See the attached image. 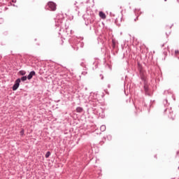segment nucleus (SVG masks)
<instances>
[{"label": "nucleus", "mask_w": 179, "mask_h": 179, "mask_svg": "<svg viewBox=\"0 0 179 179\" xmlns=\"http://www.w3.org/2000/svg\"><path fill=\"white\" fill-rule=\"evenodd\" d=\"M90 104L93 107H97L99 104H100V102L96 99H93L90 100Z\"/></svg>", "instance_id": "obj_6"}, {"label": "nucleus", "mask_w": 179, "mask_h": 179, "mask_svg": "<svg viewBox=\"0 0 179 179\" xmlns=\"http://www.w3.org/2000/svg\"><path fill=\"white\" fill-rule=\"evenodd\" d=\"M19 86H20V78H17L13 86V90L15 92L19 89Z\"/></svg>", "instance_id": "obj_5"}, {"label": "nucleus", "mask_w": 179, "mask_h": 179, "mask_svg": "<svg viewBox=\"0 0 179 179\" xmlns=\"http://www.w3.org/2000/svg\"><path fill=\"white\" fill-rule=\"evenodd\" d=\"M50 156H51V152L50 151L47 152L45 157H46V159H48V157H50Z\"/></svg>", "instance_id": "obj_14"}, {"label": "nucleus", "mask_w": 179, "mask_h": 179, "mask_svg": "<svg viewBox=\"0 0 179 179\" xmlns=\"http://www.w3.org/2000/svg\"><path fill=\"white\" fill-rule=\"evenodd\" d=\"M162 47H164V44L162 45Z\"/></svg>", "instance_id": "obj_34"}, {"label": "nucleus", "mask_w": 179, "mask_h": 179, "mask_svg": "<svg viewBox=\"0 0 179 179\" xmlns=\"http://www.w3.org/2000/svg\"><path fill=\"white\" fill-rule=\"evenodd\" d=\"M138 20V17H136L135 19H134V22H136Z\"/></svg>", "instance_id": "obj_29"}, {"label": "nucleus", "mask_w": 179, "mask_h": 179, "mask_svg": "<svg viewBox=\"0 0 179 179\" xmlns=\"http://www.w3.org/2000/svg\"><path fill=\"white\" fill-rule=\"evenodd\" d=\"M137 69L139 71V73H143V67L142 66V64H141V63L139 62L137 63Z\"/></svg>", "instance_id": "obj_8"}, {"label": "nucleus", "mask_w": 179, "mask_h": 179, "mask_svg": "<svg viewBox=\"0 0 179 179\" xmlns=\"http://www.w3.org/2000/svg\"><path fill=\"white\" fill-rule=\"evenodd\" d=\"M117 47V42H115V40H113V48H115Z\"/></svg>", "instance_id": "obj_16"}, {"label": "nucleus", "mask_w": 179, "mask_h": 179, "mask_svg": "<svg viewBox=\"0 0 179 179\" xmlns=\"http://www.w3.org/2000/svg\"><path fill=\"white\" fill-rule=\"evenodd\" d=\"M107 139L108 141H111V139H113V136H111V134L107 136Z\"/></svg>", "instance_id": "obj_21"}, {"label": "nucleus", "mask_w": 179, "mask_h": 179, "mask_svg": "<svg viewBox=\"0 0 179 179\" xmlns=\"http://www.w3.org/2000/svg\"><path fill=\"white\" fill-rule=\"evenodd\" d=\"M175 54L176 55H177V54H179V50H175Z\"/></svg>", "instance_id": "obj_26"}, {"label": "nucleus", "mask_w": 179, "mask_h": 179, "mask_svg": "<svg viewBox=\"0 0 179 179\" xmlns=\"http://www.w3.org/2000/svg\"><path fill=\"white\" fill-rule=\"evenodd\" d=\"M167 93H169V91H168V90H165V91L164 92V94H167Z\"/></svg>", "instance_id": "obj_27"}, {"label": "nucleus", "mask_w": 179, "mask_h": 179, "mask_svg": "<svg viewBox=\"0 0 179 179\" xmlns=\"http://www.w3.org/2000/svg\"><path fill=\"white\" fill-rule=\"evenodd\" d=\"M164 106H165V107H167V106H169V104L167 103V99L164 100Z\"/></svg>", "instance_id": "obj_22"}, {"label": "nucleus", "mask_w": 179, "mask_h": 179, "mask_svg": "<svg viewBox=\"0 0 179 179\" xmlns=\"http://www.w3.org/2000/svg\"><path fill=\"white\" fill-rule=\"evenodd\" d=\"M62 30L64 31V28H60L59 31H62Z\"/></svg>", "instance_id": "obj_28"}, {"label": "nucleus", "mask_w": 179, "mask_h": 179, "mask_svg": "<svg viewBox=\"0 0 179 179\" xmlns=\"http://www.w3.org/2000/svg\"><path fill=\"white\" fill-rule=\"evenodd\" d=\"M99 15V17H101V19H106V13H104V12L100 11Z\"/></svg>", "instance_id": "obj_9"}, {"label": "nucleus", "mask_w": 179, "mask_h": 179, "mask_svg": "<svg viewBox=\"0 0 179 179\" xmlns=\"http://www.w3.org/2000/svg\"><path fill=\"white\" fill-rule=\"evenodd\" d=\"M45 9H46V10L55 12V10H57V3L54 1H48L45 7Z\"/></svg>", "instance_id": "obj_1"}, {"label": "nucleus", "mask_w": 179, "mask_h": 179, "mask_svg": "<svg viewBox=\"0 0 179 179\" xmlns=\"http://www.w3.org/2000/svg\"><path fill=\"white\" fill-rule=\"evenodd\" d=\"M100 129L101 132H104V131H106V125L101 126Z\"/></svg>", "instance_id": "obj_13"}, {"label": "nucleus", "mask_w": 179, "mask_h": 179, "mask_svg": "<svg viewBox=\"0 0 179 179\" xmlns=\"http://www.w3.org/2000/svg\"><path fill=\"white\" fill-rule=\"evenodd\" d=\"M178 169H179V166H178Z\"/></svg>", "instance_id": "obj_36"}, {"label": "nucleus", "mask_w": 179, "mask_h": 179, "mask_svg": "<svg viewBox=\"0 0 179 179\" xmlns=\"http://www.w3.org/2000/svg\"><path fill=\"white\" fill-rule=\"evenodd\" d=\"M108 87H111V85H108Z\"/></svg>", "instance_id": "obj_33"}, {"label": "nucleus", "mask_w": 179, "mask_h": 179, "mask_svg": "<svg viewBox=\"0 0 179 179\" xmlns=\"http://www.w3.org/2000/svg\"><path fill=\"white\" fill-rule=\"evenodd\" d=\"M94 22V18H92V19L90 20V23H91V24H92Z\"/></svg>", "instance_id": "obj_23"}, {"label": "nucleus", "mask_w": 179, "mask_h": 179, "mask_svg": "<svg viewBox=\"0 0 179 179\" xmlns=\"http://www.w3.org/2000/svg\"><path fill=\"white\" fill-rule=\"evenodd\" d=\"M171 27H172V26H171L170 27H166V29H171ZM170 33H171V30H169V33L166 32V36H169V35L170 34Z\"/></svg>", "instance_id": "obj_18"}, {"label": "nucleus", "mask_w": 179, "mask_h": 179, "mask_svg": "<svg viewBox=\"0 0 179 179\" xmlns=\"http://www.w3.org/2000/svg\"><path fill=\"white\" fill-rule=\"evenodd\" d=\"M65 20V17H64V15L60 14L57 16L56 22L58 23V26H62L64 21Z\"/></svg>", "instance_id": "obj_3"}, {"label": "nucleus", "mask_w": 179, "mask_h": 179, "mask_svg": "<svg viewBox=\"0 0 179 179\" xmlns=\"http://www.w3.org/2000/svg\"><path fill=\"white\" fill-rule=\"evenodd\" d=\"M140 78L141 80H145V76H143V73H140Z\"/></svg>", "instance_id": "obj_19"}, {"label": "nucleus", "mask_w": 179, "mask_h": 179, "mask_svg": "<svg viewBox=\"0 0 179 179\" xmlns=\"http://www.w3.org/2000/svg\"><path fill=\"white\" fill-rule=\"evenodd\" d=\"M162 57H164V58L162 59L164 61H166V57H167V51L164 50L162 52Z\"/></svg>", "instance_id": "obj_10"}, {"label": "nucleus", "mask_w": 179, "mask_h": 179, "mask_svg": "<svg viewBox=\"0 0 179 179\" xmlns=\"http://www.w3.org/2000/svg\"><path fill=\"white\" fill-rule=\"evenodd\" d=\"M20 75H21L22 76H24V75H26V71H19Z\"/></svg>", "instance_id": "obj_15"}, {"label": "nucleus", "mask_w": 179, "mask_h": 179, "mask_svg": "<svg viewBox=\"0 0 179 179\" xmlns=\"http://www.w3.org/2000/svg\"><path fill=\"white\" fill-rule=\"evenodd\" d=\"M34 76H36V71H32L29 73V74L27 76V79L28 80H30L31 79L33 78Z\"/></svg>", "instance_id": "obj_7"}, {"label": "nucleus", "mask_w": 179, "mask_h": 179, "mask_svg": "<svg viewBox=\"0 0 179 179\" xmlns=\"http://www.w3.org/2000/svg\"><path fill=\"white\" fill-rule=\"evenodd\" d=\"M164 1H165V2L167 1V0H164Z\"/></svg>", "instance_id": "obj_35"}, {"label": "nucleus", "mask_w": 179, "mask_h": 179, "mask_svg": "<svg viewBox=\"0 0 179 179\" xmlns=\"http://www.w3.org/2000/svg\"><path fill=\"white\" fill-rule=\"evenodd\" d=\"M59 34L60 36H64V37H66L67 36H72L73 34V31L72 29H69V27H66V31L64 32V34H61V32H59Z\"/></svg>", "instance_id": "obj_4"}, {"label": "nucleus", "mask_w": 179, "mask_h": 179, "mask_svg": "<svg viewBox=\"0 0 179 179\" xmlns=\"http://www.w3.org/2000/svg\"><path fill=\"white\" fill-rule=\"evenodd\" d=\"M3 23V18H0V24H2Z\"/></svg>", "instance_id": "obj_24"}, {"label": "nucleus", "mask_w": 179, "mask_h": 179, "mask_svg": "<svg viewBox=\"0 0 179 179\" xmlns=\"http://www.w3.org/2000/svg\"><path fill=\"white\" fill-rule=\"evenodd\" d=\"M72 48L75 50V51H78V50H79V48L80 47L81 48H83V43L78 41V39H76L74 41L73 44L71 45Z\"/></svg>", "instance_id": "obj_2"}, {"label": "nucleus", "mask_w": 179, "mask_h": 179, "mask_svg": "<svg viewBox=\"0 0 179 179\" xmlns=\"http://www.w3.org/2000/svg\"><path fill=\"white\" fill-rule=\"evenodd\" d=\"M144 90L146 93H148V92H149V87H148V85H144Z\"/></svg>", "instance_id": "obj_17"}, {"label": "nucleus", "mask_w": 179, "mask_h": 179, "mask_svg": "<svg viewBox=\"0 0 179 179\" xmlns=\"http://www.w3.org/2000/svg\"><path fill=\"white\" fill-rule=\"evenodd\" d=\"M76 113H82L83 111V108L82 107H77L76 109Z\"/></svg>", "instance_id": "obj_11"}, {"label": "nucleus", "mask_w": 179, "mask_h": 179, "mask_svg": "<svg viewBox=\"0 0 179 179\" xmlns=\"http://www.w3.org/2000/svg\"><path fill=\"white\" fill-rule=\"evenodd\" d=\"M12 2H13L14 3H16V0H12Z\"/></svg>", "instance_id": "obj_30"}, {"label": "nucleus", "mask_w": 179, "mask_h": 179, "mask_svg": "<svg viewBox=\"0 0 179 179\" xmlns=\"http://www.w3.org/2000/svg\"><path fill=\"white\" fill-rule=\"evenodd\" d=\"M100 78H101V80H103V79H104V76H103V74H101Z\"/></svg>", "instance_id": "obj_25"}, {"label": "nucleus", "mask_w": 179, "mask_h": 179, "mask_svg": "<svg viewBox=\"0 0 179 179\" xmlns=\"http://www.w3.org/2000/svg\"><path fill=\"white\" fill-rule=\"evenodd\" d=\"M61 41H62L61 44H64V41L62 40Z\"/></svg>", "instance_id": "obj_32"}, {"label": "nucleus", "mask_w": 179, "mask_h": 179, "mask_svg": "<svg viewBox=\"0 0 179 179\" xmlns=\"http://www.w3.org/2000/svg\"><path fill=\"white\" fill-rule=\"evenodd\" d=\"M168 110H169L168 108H165L164 113H166V111H167Z\"/></svg>", "instance_id": "obj_31"}, {"label": "nucleus", "mask_w": 179, "mask_h": 179, "mask_svg": "<svg viewBox=\"0 0 179 179\" xmlns=\"http://www.w3.org/2000/svg\"><path fill=\"white\" fill-rule=\"evenodd\" d=\"M20 134L21 136H23V135H24V129H22L21 131H20Z\"/></svg>", "instance_id": "obj_20"}, {"label": "nucleus", "mask_w": 179, "mask_h": 179, "mask_svg": "<svg viewBox=\"0 0 179 179\" xmlns=\"http://www.w3.org/2000/svg\"><path fill=\"white\" fill-rule=\"evenodd\" d=\"M20 79V81L22 80V82H24V81L27 80V76H24Z\"/></svg>", "instance_id": "obj_12"}]
</instances>
